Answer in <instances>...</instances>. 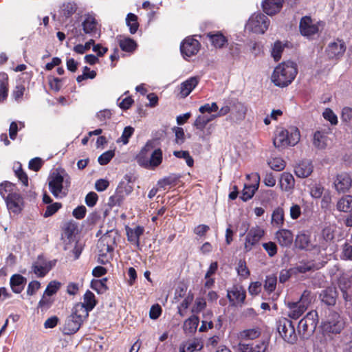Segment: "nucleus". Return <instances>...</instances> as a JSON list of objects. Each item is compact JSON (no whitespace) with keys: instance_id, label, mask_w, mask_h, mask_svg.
<instances>
[{"instance_id":"nucleus-48","label":"nucleus","mask_w":352,"mask_h":352,"mask_svg":"<svg viewBox=\"0 0 352 352\" xmlns=\"http://www.w3.org/2000/svg\"><path fill=\"white\" fill-rule=\"evenodd\" d=\"M276 283L277 278L275 275L267 276L264 284L265 290L269 294L273 292L276 289Z\"/></svg>"},{"instance_id":"nucleus-15","label":"nucleus","mask_w":352,"mask_h":352,"mask_svg":"<svg viewBox=\"0 0 352 352\" xmlns=\"http://www.w3.org/2000/svg\"><path fill=\"white\" fill-rule=\"evenodd\" d=\"M247 111L248 108L243 103L234 100L232 102L231 113L227 120L234 123H240L245 118Z\"/></svg>"},{"instance_id":"nucleus-41","label":"nucleus","mask_w":352,"mask_h":352,"mask_svg":"<svg viewBox=\"0 0 352 352\" xmlns=\"http://www.w3.org/2000/svg\"><path fill=\"white\" fill-rule=\"evenodd\" d=\"M284 210L282 208H276L272 214V223L273 226L280 228L284 223Z\"/></svg>"},{"instance_id":"nucleus-32","label":"nucleus","mask_w":352,"mask_h":352,"mask_svg":"<svg viewBox=\"0 0 352 352\" xmlns=\"http://www.w3.org/2000/svg\"><path fill=\"white\" fill-rule=\"evenodd\" d=\"M252 177L257 181V182H259L260 176L258 173H253ZM258 183L256 184L245 185L241 198L245 201L249 200L254 196L256 190L258 189Z\"/></svg>"},{"instance_id":"nucleus-35","label":"nucleus","mask_w":352,"mask_h":352,"mask_svg":"<svg viewBox=\"0 0 352 352\" xmlns=\"http://www.w3.org/2000/svg\"><path fill=\"white\" fill-rule=\"evenodd\" d=\"M126 231L128 241L138 246L140 244V236L144 232L143 227L136 226L134 228H126Z\"/></svg>"},{"instance_id":"nucleus-42","label":"nucleus","mask_w":352,"mask_h":352,"mask_svg":"<svg viewBox=\"0 0 352 352\" xmlns=\"http://www.w3.org/2000/svg\"><path fill=\"white\" fill-rule=\"evenodd\" d=\"M313 144L318 148H324L327 145V136L323 132L319 131L315 132Z\"/></svg>"},{"instance_id":"nucleus-33","label":"nucleus","mask_w":352,"mask_h":352,"mask_svg":"<svg viewBox=\"0 0 352 352\" xmlns=\"http://www.w3.org/2000/svg\"><path fill=\"white\" fill-rule=\"evenodd\" d=\"M83 300V302L77 303L75 306H82L83 308L85 309L87 316H89V312L91 311L96 305L95 295L89 290H87L84 294Z\"/></svg>"},{"instance_id":"nucleus-2","label":"nucleus","mask_w":352,"mask_h":352,"mask_svg":"<svg viewBox=\"0 0 352 352\" xmlns=\"http://www.w3.org/2000/svg\"><path fill=\"white\" fill-rule=\"evenodd\" d=\"M300 138V132L296 127L292 126L288 129L278 128L275 132L273 143L277 148L294 146L299 142Z\"/></svg>"},{"instance_id":"nucleus-56","label":"nucleus","mask_w":352,"mask_h":352,"mask_svg":"<svg viewBox=\"0 0 352 352\" xmlns=\"http://www.w3.org/2000/svg\"><path fill=\"white\" fill-rule=\"evenodd\" d=\"M134 132V129L130 126H126L124 129L122 134L119 140H118V142H122L124 144H126L129 142V138L131 137Z\"/></svg>"},{"instance_id":"nucleus-61","label":"nucleus","mask_w":352,"mask_h":352,"mask_svg":"<svg viewBox=\"0 0 352 352\" xmlns=\"http://www.w3.org/2000/svg\"><path fill=\"white\" fill-rule=\"evenodd\" d=\"M219 109V107L216 102H212L211 104L206 103L201 106L199 111L201 113L204 114L205 113H210L212 112H216Z\"/></svg>"},{"instance_id":"nucleus-26","label":"nucleus","mask_w":352,"mask_h":352,"mask_svg":"<svg viewBox=\"0 0 352 352\" xmlns=\"http://www.w3.org/2000/svg\"><path fill=\"white\" fill-rule=\"evenodd\" d=\"M295 174L297 177L300 178L307 177L313 172L312 163L309 160H303L300 162L295 167Z\"/></svg>"},{"instance_id":"nucleus-5","label":"nucleus","mask_w":352,"mask_h":352,"mask_svg":"<svg viewBox=\"0 0 352 352\" xmlns=\"http://www.w3.org/2000/svg\"><path fill=\"white\" fill-rule=\"evenodd\" d=\"M69 184L60 174L53 173L49 179V188L55 197L62 198L67 194Z\"/></svg>"},{"instance_id":"nucleus-63","label":"nucleus","mask_w":352,"mask_h":352,"mask_svg":"<svg viewBox=\"0 0 352 352\" xmlns=\"http://www.w3.org/2000/svg\"><path fill=\"white\" fill-rule=\"evenodd\" d=\"M323 117L326 120H328L332 125H336L338 124L337 116L333 113L331 109H326L323 113Z\"/></svg>"},{"instance_id":"nucleus-49","label":"nucleus","mask_w":352,"mask_h":352,"mask_svg":"<svg viewBox=\"0 0 352 352\" xmlns=\"http://www.w3.org/2000/svg\"><path fill=\"white\" fill-rule=\"evenodd\" d=\"M212 315V313L209 310L206 311L204 314V320H202L201 325L199 329L200 332H204L208 329H211L213 328V322L211 320H208Z\"/></svg>"},{"instance_id":"nucleus-17","label":"nucleus","mask_w":352,"mask_h":352,"mask_svg":"<svg viewBox=\"0 0 352 352\" xmlns=\"http://www.w3.org/2000/svg\"><path fill=\"white\" fill-rule=\"evenodd\" d=\"M346 48L344 42L342 40L337 39L328 45L326 52L329 58L338 59L343 56Z\"/></svg>"},{"instance_id":"nucleus-29","label":"nucleus","mask_w":352,"mask_h":352,"mask_svg":"<svg viewBox=\"0 0 352 352\" xmlns=\"http://www.w3.org/2000/svg\"><path fill=\"white\" fill-rule=\"evenodd\" d=\"M82 29L85 34H91V36L98 34V22L96 19L91 16L88 15L82 22Z\"/></svg>"},{"instance_id":"nucleus-14","label":"nucleus","mask_w":352,"mask_h":352,"mask_svg":"<svg viewBox=\"0 0 352 352\" xmlns=\"http://www.w3.org/2000/svg\"><path fill=\"white\" fill-rule=\"evenodd\" d=\"M227 297L232 306H241L245 301L246 293L242 286L233 285L227 290Z\"/></svg>"},{"instance_id":"nucleus-47","label":"nucleus","mask_w":352,"mask_h":352,"mask_svg":"<svg viewBox=\"0 0 352 352\" xmlns=\"http://www.w3.org/2000/svg\"><path fill=\"white\" fill-rule=\"evenodd\" d=\"M107 278L93 280L91 282V287L98 294H103L107 289L106 285Z\"/></svg>"},{"instance_id":"nucleus-10","label":"nucleus","mask_w":352,"mask_h":352,"mask_svg":"<svg viewBox=\"0 0 352 352\" xmlns=\"http://www.w3.org/2000/svg\"><path fill=\"white\" fill-rule=\"evenodd\" d=\"M113 240L109 236H103L99 239L97 243V249L100 263L104 264L108 261L107 254L113 251Z\"/></svg>"},{"instance_id":"nucleus-53","label":"nucleus","mask_w":352,"mask_h":352,"mask_svg":"<svg viewBox=\"0 0 352 352\" xmlns=\"http://www.w3.org/2000/svg\"><path fill=\"white\" fill-rule=\"evenodd\" d=\"M60 287V283L56 280L51 281L45 290L44 295L51 296L56 294Z\"/></svg>"},{"instance_id":"nucleus-3","label":"nucleus","mask_w":352,"mask_h":352,"mask_svg":"<svg viewBox=\"0 0 352 352\" xmlns=\"http://www.w3.org/2000/svg\"><path fill=\"white\" fill-rule=\"evenodd\" d=\"M88 317L82 306H74L72 314L69 316L63 325V331L66 335L75 333L79 330L82 324Z\"/></svg>"},{"instance_id":"nucleus-7","label":"nucleus","mask_w":352,"mask_h":352,"mask_svg":"<svg viewBox=\"0 0 352 352\" xmlns=\"http://www.w3.org/2000/svg\"><path fill=\"white\" fill-rule=\"evenodd\" d=\"M270 19L262 13H254L249 19L246 28L256 34H264L270 25Z\"/></svg>"},{"instance_id":"nucleus-23","label":"nucleus","mask_w":352,"mask_h":352,"mask_svg":"<svg viewBox=\"0 0 352 352\" xmlns=\"http://www.w3.org/2000/svg\"><path fill=\"white\" fill-rule=\"evenodd\" d=\"M153 148V145L151 142H147L146 145L142 148L137 156V162L140 166L144 168H148L149 157H151Z\"/></svg>"},{"instance_id":"nucleus-46","label":"nucleus","mask_w":352,"mask_h":352,"mask_svg":"<svg viewBox=\"0 0 352 352\" xmlns=\"http://www.w3.org/2000/svg\"><path fill=\"white\" fill-rule=\"evenodd\" d=\"M261 334L258 329H249L240 332L239 337L243 340H254L257 338Z\"/></svg>"},{"instance_id":"nucleus-38","label":"nucleus","mask_w":352,"mask_h":352,"mask_svg":"<svg viewBox=\"0 0 352 352\" xmlns=\"http://www.w3.org/2000/svg\"><path fill=\"white\" fill-rule=\"evenodd\" d=\"M162 162V151L160 148L153 149L151 152V157L147 168H155L157 167Z\"/></svg>"},{"instance_id":"nucleus-22","label":"nucleus","mask_w":352,"mask_h":352,"mask_svg":"<svg viewBox=\"0 0 352 352\" xmlns=\"http://www.w3.org/2000/svg\"><path fill=\"white\" fill-rule=\"evenodd\" d=\"M275 238L282 247H289L294 240L292 231L287 229H280L275 234Z\"/></svg>"},{"instance_id":"nucleus-25","label":"nucleus","mask_w":352,"mask_h":352,"mask_svg":"<svg viewBox=\"0 0 352 352\" xmlns=\"http://www.w3.org/2000/svg\"><path fill=\"white\" fill-rule=\"evenodd\" d=\"M338 294L336 288L328 287L320 294L321 301L328 306H333L336 302Z\"/></svg>"},{"instance_id":"nucleus-44","label":"nucleus","mask_w":352,"mask_h":352,"mask_svg":"<svg viewBox=\"0 0 352 352\" xmlns=\"http://www.w3.org/2000/svg\"><path fill=\"white\" fill-rule=\"evenodd\" d=\"M119 45L123 51L130 52L135 49L136 43L130 38H124L120 39Z\"/></svg>"},{"instance_id":"nucleus-12","label":"nucleus","mask_w":352,"mask_h":352,"mask_svg":"<svg viewBox=\"0 0 352 352\" xmlns=\"http://www.w3.org/2000/svg\"><path fill=\"white\" fill-rule=\"evenodd\" d=\"M333 187L338 193H346L349 191L352 186L351 175L345 172L338 173L333 178Z\"/></svg>"},{"instance_id":"nucleus-57","label":"nucleus","mask_w":352,"mask_h":352,"mask_svg":"<svg viewBox=\"0 0 352 352\" xmlns=\"http://www.w3.org/2000/svg\"><path fill=\"white\" fill-rule=\"evenodd\" d=\"M283 51V46L281 43L279 41L276 42L272 50V56L276 61H278L280 59Z\"/></svg>"},{"instance_id":"nucleus-11","label":"nucleus","mask_w":352,"mask_h":352,"mask_svg":"<svg viewBox=\"0 0 352 352\" xmlns=\"http://www.w3.org/2000/svg\"><path fill=\"white\" fill-rule=\"evenodd\" d=\"M318 321V314L316 311H311L300 320L298 323V331L303 333H313L317 326Z\"/></svg>"},{"instance_id":"nucleus-4","label":"nucleus","mask_w":352,"mask_h":352,"mask_svg":"<svg viewBox=\"0 0 352 352\" xmlns=\"http://www.w3.org/2000/svg\"><path fill=\"white\" fill-rule=\"evenodd\" d=\"M345 327L344 318L337 312H331L322 324V329L326 334H339Z\"/></svg>"},{"instance_id":"nucleus-55","label":"nucleus","mask_w":352,"mask_h":352,"mask_svg":"<svg viewBox=\"0 0 352 352\" xmlns=\"http://www.w3.org/2000/svg\"><path fill=\"white\" fill-rule=\"evenodd\" d=\"M262 246L267 252L269 256L273 257L277 254L278 248L276 244L274 242L269 241L267 243H263Z\"/></svg>"},{"instance_id":"nucleus-40","label":"nucleus","mask_w":352,"mask_h":352,"mask_svg":"<svg viewBox=\"0 0 352 352\" xmlns=\"http://www.w3.org/2000/svg\"><path fill=\"white\" fill-rule=\"evenodd\" d=\"M338 210L347 212L352 210V196L345 195L340 198L336 205Z\"/></svg>"},{"instance_id":"nucleus-64","label":"nucleus","mask_w":352,"mask_h":352,"mask_svg":"<svg viewBox=\"0 0 352 352\" xmlns=\"http://www.w3.org/2000/svg\"><path fill=\"white\" fill-rule=\"evenodd\" d=\"M114 156V151H107L98 157V161L100 165L107 164Z\"/></svg>"},{"instance_id":"nucleus-28","label":"nucleus","mask_w":352,"mask_h":352,"mask_svg":"<svg viewBox=\"0 0 352 352\" xmlns=\"http://www.w3.org/2000/svg\"><path fill=\"white\" fill-rule=\"evenodd\" d=\"M311 251L314 254H320L325 251L330 243L323 239L320 234L314 235L312 239Z\"/></svg>"},{"instance_id":"nucleus-30","label":"nucleus","mask_w":352,"mask_h":352,"mask_svg":"<svg viewBox=\"0 0 352 352\" xmlns=\"http://www.w3.org/2000/svg\"><path fill=\"white\" fill-rule=\"evenodd\" d=\"M294 184L295 180L292 174L284 172L280 175L279 186L282 190L289 192L293 190Z\"/></svg>"},{"instance_id":"nucleus-9","label":"nucleus","mask_w":352,"mask_h":352,"mask_svg":"<svg viewBox=\"0 0 352 352\" xmlns=\"http://www.w3.org/2000/svg\"><path fill=\"white\" fill-rule=\"evenodd\" d=\"M278 331L284 341L288 344H294L298 340L292 322L287 318L279 320Z\"/></svg>"},{"instance_id":"nucleus-6","label":"nucleus","mask_w":352,"mask_h":352,"mask_svg":"<svg viewBox=\"0 0 352 352\" xmlns=\"http://www.w3.org/2000/svg\"><path fill=\"white\" fill-rule=\"evenodd\" d=\"M310 295L311 292L305 290L298 302L288 303V316L289 318L296 320L305 313L311 302Z\"/></svg>"},{"instance_id":"nucleus-39","label":"nucleus","mask_w":352,"mask_h":352,"mask_svg":"<svg viewBox=\"0 0 352 352\" xmlns=\"http://www.w3.org/2000/svg\"><path fill=\"white\" fill-rule=\"evenodd\" d=\"M8 94V77L6 73H0V102L6 100Z\"/></svg>"},{"instance_id":"nucleus-52","label":"nucleus","mask_w":352,"mask_h":352,"mask_svg":"<svg viewBox=\"0 0 352 352\" xmlns=\"http://www.w3.org/2000/svg\"><path fill=\"white\" fill-rule=\"evenodd\" d=\"M177 179L178 178L175 175H169L158 181L157 185L160 188L165 189L168 186L175 185L177 181Z\"/></svg>"},{"instance_id":"nucleus-50","label":"nucleus","mask_w":352,"mask_h":352,"mask_svg":"<svg viewBox=\"0 0 352 352\" xmlns=\"http://www.w3.org/2000/svg\"><path fill=\"white\" fill-rule=\"evenodd\" d=\"M270 168L276 171H280L285 167V161L280 157H274L269 160Z\"/></svg>"},{"instance_id":"nucleus-51","label":"nucleus","mask_w":352,"mask_h":352,"mask_svg":"<svg viewBox=\"0 0 352 352\" xmlns=\"http://www.w3.org/2000/svg\"><path fill=\"white\" fill-rule=\"evenodd\" d=\"M75 230L76 226L74 223L72 222H68L65 223L63 228V233L62 234V238H67L70 241L73 237Z\"/></svg>"},{"instance_id":"nucleus-31","label":"nucleus","mask_w":352,"mask_h":352,"mask_svg":"<svg viewBox=\"0 0 352 352\" xmlns=\"http://www.w3.org/2000/svg\"><path fill=\"white\" fill-rule=\"evenodd\" d=\"M283 0H265L263 2V11L268 15L278 12L283 6Z\"/></svg>"},{"instance_id":"nucleus-34","label":"nucleus","mask_w":352,"mask_h":352,"mask_svg":"<svg viewBox=\"0 0 352 352\" xmlns=\"http://www.w3.org/2000/svg\"><path fill=\"white\" fill-rule=\"evenodd\" d=\"M25 283L26 278L20 274H14L10 278V287L14 293H21L23 289Z\"/></svg>"},{"instance_id":"nucleus-45","label":"nucleus","mask_w":352,"mask_h":352,"mask_svg":"<svg viewBox=\"0 0 352 352\" xmlns=\"http://www.w3.org/2000/svg\"><path fill=\"white\" fill-rule=\"evenodd\" d=\"M126 23L129 28L130 32L131 34H135L139 27L138 16L132 13L128 14L126 18Z\"/></svg>"},{"instance_id":"nucleus-20","label":"nucleus","mask_w":352,"mask_h":352,"mask_svg":"<svg viewBox=\"0 0 352 352\" xmlns=\"http://www.w3.org/2000/svg\"><path fill=\"white\" fill-rule=\"evenodd\" d=\"M312 237L306 232H300L295 239V244L297 248L311 252L312 245Z\"/></svg>"},{"instance_id":"nucleus-36","label":"nucleus","mask_w":352,"mask_h":352,"mask_svg":"<svg viewBox=\"0 0 352 352\" xmlns=\"http://www.w3.org/2000/svg\"><path fill=\"white\" fill-rule=\"evenodd\" d=\"M199 322V318L196 316H192L186 319L183 325V329L186 335H192L196 332Z\"/></svg>"},{"instance_id":"nucleus-19","label":"nucleus","mask_w":352,"mask_h":352,"mask_svg":"<svg viewBox=\"0 0 352 352\" xmlns=\"http://www.w3.org/2000/svg\"><path fill=\"white\" fill-rule=\"evenodd\" d=\"M6 202L10 211L14 213H19L21 210L23 199L18 192L9 193Z\"/></svg>"},{"instance_id":"nucleus-8","label":"nucleus","mask_w":352,"mask_h":352,"mask_svg":"<svg viewBox=\"0 0 352 352\" xmlns=\"http://www.w3.org/2000/svg\"><path fill=\"white\" fill-rule=\"evenodd\" d=\"M323 23L321 21H315L310 16H305L301 18L299 23V30L302 36L312 38L318 34L320 28H322Z\"/></svg>"},{"instance_id":"nucleus-37","label":"nucleus","mask_w":352,"mask_h":352,"mask_svg":"<svg viewBox=\"0 0 352 352\" xmlns=\"http://www.w3.org/2000/svg\"><path fill=\"white\" fill-rule=\"evenodd\" d=\"M217 118V116H216V114L200 115L196 118L194 126L197 129L202 131L208 123L215 120Z\"/></svg>"},{"instance_id":"nucleus-59","label":"nucleus","mask_w":352,"mask_h":352,"mask_svg":"<svg viewBox=\"0 0 352 352\" xmlns=\"http://www.w3.org/2000/svg\"><path fill=\"white\" fill-rule=\"evenodd\" d=\"M320 235L331 243V241L334 239V230L331 226H326L322 229Z\"/></svg>"},{"instance_id":"nucleus-62","label":"nucleus","mask_w":352,"mask_h":352,"mask_svg":"<svg viewBox=\"0 0 352 352\" xmlns=\"http://www.w3.org/2000/svg\"><path fill=\"white\" fill-rule=\"evenodd\" d=\"M324 192V187L320 184H314L310 189V195L314 199L320 198Z\"/></svg>"},{"instance_id":"nucleus-27","label":"nucleus","mask_w":352,"mask_h":352,"mask_svg":"<svg viewBox=\"0 0 352 352\" xmlns=\"http://www.w3.org/2000/svg\"><path fill=\"white\" fill-rule=\"evenodd\" d=\"M199 82V78L190 77L180 85L179 94L182 98H186L196 87Z\"/></svg>"},{"instance_id":"nucleus-54","label":"nucleus","mask_w":352,"mask_h":352,"mask_svg":"<svg viewBox=\"0 0 352 352\" xmlns=\"http://www.w3.org/2000/svg\"><path fill=\"white\" fill-rule=\"evenodd\" d=\"M14 186L10 182H5L4 184H0V195L6 200L9 195V193H14L13 191Z\"/></svg>"},{"instance_id":"nucleus-21","label":"nucleus","mask_w":352,"mask_h":352,"mask_svg":"<svg viewBox=\"0 0 352 352\" xmlns=\"http://www.w3.org/2000/svg\"><path fill=\"white\" fill-rule=\"evenodd\" d=\"M325 262H315L314 261H302L295 267L296 272L306 273L309 271L319 270L324 265Z\"/></svg>"},{"instance_id":"nucleus-24","label":"nucleus","mask_w":352,"mask_h":352,"mask_svg":"<svg viewBox=\"0 0 352 352\" xmlns=\"http://www.w3.org/2000/svg\"><path fill=\"white\" fill-rule=\"evenodd\" d=\"M204 346L203 342L199 338H195L186 342H182L179 348V352H194L200 351Z\"/></svg>"},{"instance_id":"nucleus-60","label":"nucleus","mask_w":352,"mask_h":352,"mask_svg":"<svg viewBox=\"0 0 352 352\" xmlns=\"http://www.w3.org/2000/svg\"><path fill=\"white\" fill-rule=\"evenodd\" d=\"M236 270L238 274L244 278H247L250 275V271L246 265L245 261H239Z\"/></svg>"},{"instance_id":"nucleus-43","label":"nucleus","mask_w":352,"mask_h":352,"mask_svg":"<svg viewBox=\"0 0 352 352\" xmlns=\"http://www.w3.org/2000/svg\"><path fill=\"white\" fill-rule=\"evenodd\" d=\"M208 36L209 37L212 44L218 48L222 47L225 43L227 42L226 37L219 32L216 34L208 33Z\"/></svg>"},{"instance_id":"nucleus-13","label":"nucleus","mask_w":352,"mask_h":352,"mask_svg":"<svg viewBox=\"0 0 352 352\" xmlns=\"http://www.w3.org/2000/svg\"><path fill=\"white\" fill-rule=\"evenodd\" d=\"M264 234L265 231L261 228L258 226L251 228L245 236L244 243L245 251H250L259 242Z\"/></svg>"},{"instance_id":"nucleus-18","label":"nucleus","mask_w":352,"mask_h":352,"mask_svg":"<svg viewBox=\"0 0 352 352\" xmlns=\"http://www.w3.org/2000/svg\"><path fill=\"white\" fill-rule=\"evenodd\" d=\"M199 45L197 40L193 38H187L181 44V52L184 57H190L199 52Z\"/></svg>"},{"instance_id":"nucleus-1","label":"nucleus","mask_w":352,"mask_h":352,"mask_svg":"<svg viewBox=\"0 0 352 352\" xmlns=\"http://www.w3.org/2000/svg\"><path fill=\"white\" fill-rule=\"evenodd\" d=\"M297 74L296 65L293 62H283L275 67L272 80L275 85L287 87L295 78Z\"/></svg>"},{"instance_id":"nucleus-58","label":"nucleus","mask_w":352,"mask_h":352,"mask_svg":"<svg viewBox=\"0 0 352 352\" xmlns=\"http://www.w3.org/2000/svg\"><path fill=\"white\" fill-rule=\"evenodd\" d=\"M341 120L348 124H352V108L345 107L342 109Z\"/></svg>"},{"instance_id":"nucleus-16","label":"nucleus","mask_w":352,"mask_h":352,"mask_svg":"<svg viewBox=\"0 0 352 352\" xmlns=\"http://www.w3.org/2000/svg\"><path fill=\"white\" fill-rule=\"evenodd\" d=\"M54 265L53 261H47L42 256H38L37 260L32 264V272L38 277H43Z\"/></svg>"}]
</instances>
